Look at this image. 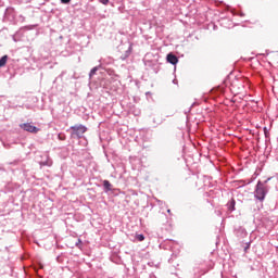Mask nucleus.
<instances>
[{"instance_id":"f257e3e1","label":"nucleus","mask_w":278,"mask_h":278,"mask_svg":"<svg viewBox=\"0 0 278 278\" xmlns=\"http://www.w3.org/2000/svg\"><path fill=\"white\" fill-rule=\"evenodd\" d=\"M71 129H72V138H74L75 136L77 138H83L85 132L88 131V128L84 125L72 126Z\"/></svg>"},{"instance_id":"f03ea898","label":"nucleus","mask_w":278,"mask_h":278,"mask_svg":"<svg viewBox=\"0 0 278 278\" xmlns=\"http://www.w3.org/2000/svg\"><path fill=\"white\" fill-rule=\"evenodd\" d=\"M21 129L24 131H28L29 134H38L40 131V128L31 125L30 123H24L20 125Z\"/></svg>"},{"instance_id":"7ed1b4c3","label":"nucleus","mask_w":278,"mask_h":278,"mask_svg":"<svg viewBox=\"0 0 278 278\" xmlns=\"http://www.w3.org/2000/svg\"><path fill=\"white\" fill-rule=\"evenodd\" d=\"M255 197L258 199V201H264V199L266 198V189L263 185H257Z\"/></svg>"},{"instance_id":"20e7f679","label":"nucleus","mask_w":278,"mask_h":278,"mask_svg":"<svg viewBox=\"0 0 278 278\" xmlns=\"http://www.w3.org/2000/svg\"><path fill=\"white\" fill-rule=\"evenodd\" d=\"M167 62L169 64L175 65V64H177V62H179V59L177 58V55L169 53V54H167Z\"/></svg>"},{"instance_id":"39448f33","label":"nucleus","mask_w":278,"mask_h":278,"mask_svg":"<svg viewBox=\"0 0 278 278\" xmlns=\"http://www.w3.org/2000/svg\"><path fill=\"white\" fill-rule=\"evenodd\" d=\"M227 207L229 212H233L236 210V200L231 199V201L228 202Z\"/></svg>"},{"instance_id":"423d86ee","label":"nucleus","mask_w":278,"mask_h":278,"mask_svg":"<svg viewBox=\"0 0 278 278\" xmlns=\"http://www.w3.org/2000/svg\"><path fill=\"white\" fill-rule=\"evenodd\" d=\"M5 64H8V55H3L0 59V68H3V66H5Z\"/></svg>"},{"instance_id":"0eeeda50","label":"nucleus","mask_w":278,"mask_h":278,"mask_svg":"<svg viewBox=\"0 0 278 278\" xmlns=\"http://www.w3.org/2000/svg\"><path fill=\"white\" fill-rule=\"evenodd\" d=\"M103 186H104L105 190H108V191L112 190V184L109 182V180H104Z\"/></svg>"},{"instance_id":"6e6552de","label":"nucleus","mask_w":278,"mask_h":278,"mask_svg":"<svg viewBox=\"0 0 278 278\" xmlns=\"http://www.w3.org/2000/svg\"><path fill=\"white\" fill-rule=\"evenodd\" d=\"M136 239L138 240V242H143L144 235H136Z\"/></svg>"},{"instance_id":"1a4fd4ad","label":"nucleus","mask_w":278,"mask_h":278,"mask_svg":"<svg viewBox=\"0 0 278 278\" xmlns=\"http://www.w3.org/2000/svg\"><path fill=\"white\" fill-rule=\"evenodd\" d=\"M97 71H99L98 67H93L91 71H90V77H92V75H96L97 74Z\"/></svg>"},{"instance_id":"9d476101","label":"nucleus","mask_w":278,"mask_h":278,"mask_svg":"<svg viewBox=\"0 0 278 278\" xmlns=\"http://www.w3.org/2000/svg\"><path fill=\"white\" fill-rule=\"evenodd\" d=\"M58 138H59V140H66V135L59 134Z\"/></svg>"},{"instance_id":"9b49d317","label":"nucleus","mask_w":278,"mask_h":278,"mask_svg":"<svg viewBox=\"0 0 278 278\" xmlns=\"http://www.w3.org/2000/svg\"><path fill=\"white\" fill-rule=\"evenodd\" d=\"M101 3H102V5H108V3H110V0H99Z\"/></svg>"},{"instance_id":"f8f14e48","label":"nucleus","mask_w":278,"mask_h":278,"mask_svg":"<svg viewBox=\"0 0 278 278\" xmlns=\"http://www.w3.org/2000/svg\"><path fill=\"white\" fill-rule=\"evenodd\" d=\"M62 3H71V0H61Z\"/></svg>"},{"instance_id":"ddd939ff","label":"nucleus","mask_w":278,"mask_h":278,"mask_svg":"<svg viewBox=\"0 0 278 278\" xmlns=\"http://www.w3.org/2000/svg\"><path fill=\"white\" fill-rule=\"evenodd\" d=\"M108 73H109V75H112L114 73V71L108 70Z\"/></svg>"},{"instance_id":"4468645a","label":"nucleus","mask_w":278,"mask_h":278,"mask_svg":"<svg viewBox=\"0 0 278 278\" xmlns=\"http://www.w3.org/2000/svg\"><path fill=\"white\" fill-rule=\"evenodd\" d=\"M167 213H168V214H173V213L170 212V210H167Z\"/></svg>"},{"instance_id":"2eb2a0df","label":"nucleus","mask_w":278,"mask_h":278,"mask_svg":"<svg viewBox=\"0 0 278 278\" xmlns=\"http://www.w3.org/2000/svg\"><path fill=\"white\" fill-rule=\"evenodd\" d=\"M40 268H42V265H40Z\"/></svg>"}]
</instances>
